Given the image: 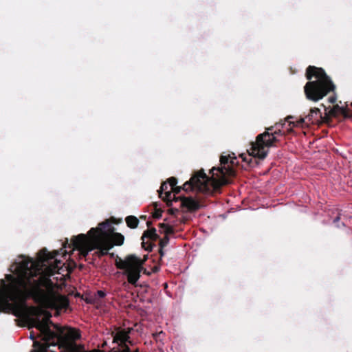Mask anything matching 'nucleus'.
I'll list each match as a JSON object with an SVG mask.
<instances>
[{"instance_id":"7ed1b4c3","label":"nucleus","mask_w":352,"mask_h":352,"mask_svg":"<svg viewBox=\"0 0 352 352\" xmlns=\"http://www.w3.org/2000/svg\"><path fill=\"white\" fill-rule=\"evenodd\" d=\"M306 78L309 81L305 84L304 90L310 100L317 102L335 89V85L322 68L309 66Z\"/></svg>"},{"instance_id":"a211bd4d","label":"nucleus","mask_w":352,"mask_h":352,"mask_svg":"<svg viewBox=\"0 0 352 352\" xmlns=\"http://www.w3.org/2000/svg\"><path fill=\"white\" fill-rule=\"evenodd\" d=\"M154 206H155V212L153 214V217L155 219H160L162 217L163 210L161 208H157V203L154 204Z\"/></svg>"},{"instance_id":"f257e3e1","label":"nucleus","mask_w":352,"mask_h":352,"mask_svg":"<svg viewBox=\"0 0 352 352\" xmlns=\"http://www.w3.org/2000/svg\"><path fill=\"white\" fill-rule=\"evenodd\" d=\"M58 254V250L49 252L43 248L38 252V262L28 258L16 263L14 270L16 277L6 274L8 283L4 279L0 280V312L19 316L27 308L26 301L30 298L57 311L66 310L69 305L66 296L49 294L42 288H52L54 283L50 277L60 274L59 271L65 265L56 258Z\"/></svg>"},{"instance_id":"5701e85b","label":"nucleus","mask_w":352,"mask_h":352,"mask_svg":"<svg viewBox=\"0 0 352 352\" xmlns=\"http://www.w3.org/2000/svg\"><path fill=\"white\" fill-rule=\"evenodd\" d=\"M97 296L100 298H103L106 296V293L102 290H98L97 291Z\"/></svg>"},{"instance_id":"6e6552de","label":"nucleus","mask_w":352,"mask_h":352,"mask_svg":"<svg viewBox=\"0 0 352 352\" xmlns=\"http://www.w3.org/2000/svg\"><path fill=\"white\" fill-rule=\"evenodd\" d=\"M81 338L78 329H71L63 338L62 347L64 352H103L100 349H93L86 351L84 344H78L76 341ZM120 352H139L138 349L131 351L129 347H126Z\"/></svg>"},{"instance_id":"cd10ccee","label":"nucleus","mask_w":352,"mask_h":352,"mask_svg":"<svg viewBox=\"0 0 352 352\" xmlns=\"http://www.w3.org/2000/svg\"><path fill=\"white\" fill-rule=\"evenodd\" d=\"M168 226V224H166V223H160V224H159V226H160L161 228H163L164 230V228H166V226Z\"/></svg>"},{"instance_id":"2f4dec72","label":"nucleus","mask_w":352,"mask_h":352,"mask_svg":"<svg viewBox=\"0 0 352 352\" xmlns=\"http://www.w3.org/2000/svg\"><path fill=\"white\" fill-rule=\"evenodd\" d=\"M109 254L110 255L111 257H113L114 256V253H109Z\"/></svg>"},{"instance_id":"423d86ee","label":"nucleus","mask_w":352,"mask_h":352,"mask_svg":"<svg viewBox=\"0 0 352 352\" xmlns=\"http://www.w3.org/2000/svg\"><path fill=\"white\" fill-rule=\"evenodd\" d=\"M144 261L135 255H129L122 260L118 256L116 260V266L118 269L124 270V274L127 276L128 282L133 285L140 277V272L143 270Z\"/></svg>"},{"instance_id":"bb28decb","label":"nucleus","mask_w":352,"mask_h":352,"mask_svg":"<svg viewBox=\"0 0 352 352\" xmlns=\"http://www.w3.org/2000/svg\"><path fill=\"white\" fill-rule=\"evenodd\" d=\"M329 102L333 104L336 102V98L334 96H331L329 98Z\"/></svg>"},{"instance_id":"9d476101","label":"nucleus","mask_w":352,"mask_h":352,"mask_svg":"<svg viewBox=\"0 0 352 352\" xmlns=\"http://www.w3.org/2000/svg\"><path fill=\"white\" fill-rule=\"evenodd\" d=\"M131 329H120L118 328L115 331L112 332L113 342L117 343L122 348V350L126 347H129L127 343L131 344L130 340L129 333Z\"/></svg>"},{"instance_id":"412c9836","label":"nucleus","mask_w":352,"mask_h":352,"mask_svg":"<svg viewBox=\"0 0 352 352\" xmlns=\"http://www.w3.org/2000/svg\"><path fill=\"white\" fill-rule=\"evenodd\" d=\"M164 232L165 233V236H168L169 234H173L175 233V230L172 226L168 225L164 228Z\"/></svg>"},{"instance_id":"f03ea898","label":"nucleus","mask_w":352,"mask_h":352,"mask_svg":"<svg viewBox=\"0 0 352 352\" xmlns=\"http://www.w3.org/2000/svg\"><path fill=\"white\" fill-rule=\"evenodd\" d=\"M238 164L236 157L221 155L220 157V166L213 167L210 170L212 174L209 177L203 169L196 172L190 179L186 182L183 186H175L171 189L172 192L178 194L181 190L188 192L196 190L206 195H212L220 190L223 186L230 183L229 177H233L236 175L234 166Z\"/></svg>"},{"instance_id":"ddd939ff","label":"nucleus","mask_w":352,"mask_h":352,"mask_svg":"<svg viewBox=\"0 0 352 352\" xmlns=\"http://www.w3.org/2000/svg\"><path fill=\"white\" fill-rule=\"evenodd\" d=\"M303 126L305 125L309 126V124H319L322 122V115L318 108L311 109L309 113L305 118Z\"/></svg>"},{"instance_id":"c85d7f7f","label":"nucleus","mask_w":352,"mask_h":352,"mask_svg":"<svg viewBox=\"0 0 352 352\" xmlns=\"http://www.w3.org/2000/svg\"><path fill=\"white\" fill-rule=\"evenodd\" d=\"M60 251L62 252L63 256H66L68 254L66 250H63V249H60Z\"/></svg>"},{"instance_id":"f8f14e48","label":"nucleus","mask_w":352,"mask_h":352,"mask_svg":"<svg viewBox=\"0 0 352 352\" xmlns=\"http://www.w3.org/2000/svg\"><path fill=\"white\" fill-rule=\"evenodd\" d=\"M351 107L346 109L340 107L338 104L333 106V108L330 109L328 111L325 109L326 114L330 117H337L340 115L343 116L345 118H352V102Z\"/></svg>"},{"instance_id":"393cba45","label":"nucleus","mask_w":352,"mask_h":352,"mask_svg":"<svg viewBox=\"0 0 352 352\" xmlns=\"http://www.w3.org/2000/svg\"><path fill=\"white\" fill-rule=\"evenodd\" d=\"M179 212V210L177 208H170L168 210V213L172 215H176Z\"/></svg>"},{"instance_id":"0eeeda50","label":"nucleus","mask_w":352,"mask_h":352,"mask_svg":"<svg viewBox=\"0 0 352 352\" xmlns=\"http://www.w3.org/2000/svg\"><path fill=\"white\" fill-rule=\"evenodd\" d=\"M251 146L246 153H241L239 157L249 167H255L258 162L264 159V133H260L255 142H251Z\"/></svg>"},{"instance_id":"a878e982","label":"nucleus","mask_w":352,"mask_h":352,"mask_svg":"<svg viewBox=\"0 0 352 352\" xmlns=\"http://www.w3.org/2000/svg\"><path fill=\"white\" fill-rule=\"evenodd\" d=\"M163 249L164 248H159V254L160 256V260H162V258L164 256V252Z\"/></svg>"},{"instance_id":"1a4fd4ad","label":"nucleus","mask_w":352,"mask_h":352,"mask_svg":"<svg viewBox=\"0 0 352 352\" xmlns=\"http://www.w3.org/2000/svg\"><path fill=\"white\" fill-rule=\"evenodd\" d=\"M115 230V228L112 226L109 220H106L100 223L97 228H92L87 233L89 237L92 236H98L102 237H108V236Z\"/></svg>"},{"instance_id":"20e7f679","label":"nucleus","mask_w":352,"mask_h":352,"mask_svg":"<svg viewBox=\"0 0 352 352\" xmlns=\"http://www.w3.org/2000/svg\"><path fill=\"white\" fill-rule=\"evenodd\" d=\"M72 248V251L78 250V254L80 257L85 258L89 252L97 249L96 252L99 257L103 256L109 254L108 251L113 248V245H108L105 241H103L98 236H92L89 237L87 234H80L74 236L70 243H68L67 239L64 244V248Z\"/></svg>"},{"instance_id":"2eb2a0df","label":"nucleus","mask_w":352,"mask_h":352,"mask_svg":"<svg viewBox=\"0 0 352 352\" xmlns=\"http://www.w3.org/2000/svg\"><path fill=\"white\" fill-rule=\"evenodd\" d=\"M181 206L182 208H186L188 210L192 212L199 210L201 206L199 201L195 200L194 198L191 197H185L182 199Z\"/></svg>"},{"instance_id":"c756f323","label":"nucleus","mask_w":352,"mask_h":352,"mask_svg":"<svg viewBox=\"0 0 352 352\" xmlns=\"http://www.w3.org/2000/svg\"><path fill=\"white\" fill-rule=\"evenodd\" d=\"M158 270H159V267H154V270H153L154 272H157Z\"/></svg>"},{"instance_id":"4be33fe9","label":"nucleus","mask_w":352,"mask_h":352,"mask_svg":"<svg viewBox=\"0 0 352 352\" xmlns=\"http://www.w3.org/2000/svg\"><path fill=\"white\" fill-rule=\"evenodd\" d=\"M76 267V264L74 261H72L71 264H69L67 267L68 273H71Z\"/></svg>"},{"instance_id":"4468645a","label":"nucleus","mask_w":352,"mask_h":352,"mask_svg":"<svg viewBox=\"0 0 352 352\" xmlns=\"http://www.w3.org/2000/svg\"><path fill=\"white\" fill-rule=\"evenodd\" d=\"M159 197L166 203L168 206H171L172 191L168 190V185L166 182H164L158 190Z\"/></svg>"},{"instance_id":"6ab92c4d","label":"nucleus","mask_w":352,"mask_h":352,"mask_svg":"<svg viewBox=\"0 0 352 352\" xmlns=\"http://www.w3.org/2000/svg\"><path fill=\"white\" fill-rule=\"evenodd\" d=\"M169 243V237L168 236H164L162 239L160 240L159 245L160 248H164L166 247Z\"/></svg>"},{"instance_id":"39448f33","label":"nucleus","mask_w":352,"mask_h":352,"mask_svg":"<svg viewBox=\"0 0 352 352\" xmlns=\"http://www.w3.org/2000/svg\"><path fill=\"white\" fill-rule=\"evenodd\" d=\"M292 116H287L283 123H278L274 127L265 129V146H276L279 138L289 133L294 127H303V118L294 120Z\"/></svg>"},{"instance_id":"aec40b11","label":"nucleus","mask_w":352,"mask_h":352,"mask_svg":"<svg viewBox=\"0 0 352 352\" xmlns=\"http://www.w3.org/2000/svg\"><path fill=\"white\" fill-rule=\"evenodd\" d=\"M166 182L168 183L169 186H170V189H173L175 186H176L177 179L174 177H171L168 179Z\"/></svg>"},{"instance_id":"b1692460","label":"nucleus","mask_w":352,"mask_h":352,"mask_svg":"<svg viewBox=\"0 0 352 352\" xmlns=\"http://www.w3.org/2000/svg\"><path fill=\"white\" fill-rule=\"evenodd\" d=\"M184 197H176L175 195H173V196L171 197V203L173 201H181Z\"/></svg>"},{"instance_id":"7c9ffc66","label":"nucleus","mask_w":352,"mask_h":352,"mask_svg":"<svg viewBox=\"0 0 352 352\" xmlns=\"http://www.w3.org/2000/svg\"><path fill=\"white\" fill-rule=\"evenodd\" d=\"M162 331H160V333L158 334V336H160V334H162ZM153 336H154V337H156V336H157V334H156V335H155V334H154V335H153Z\"/></svg>"},{"instance_id":"9b49d317","label":"nucleus","mask_w":352,"mask_h":352,"mask_svg":"<svg viewBox=\"0 0 352 352\" xmlns=\"http://www.w3.org/2000/svg\"><path fill=\"white\" fill-rule=\"evenodd\" d=\"M159 238L155 228L147 229L141 237L142 248L146 251H152L153 247L155 245L152 242L157 241Z\"/></svg>"},{"instance_id":"dca6fc26","label":"nucleus","mask_w":352,"mask_h":352,"mask_svg":"<svg viewBox=\"0 0 352 352\" xmlns=\"http://www.w3.org/2000/svg\"><path fill=\"white\" fill-rule=\"evenodd\" d=\"M107 239L108 240L105 242L108 245H113V247L114 245H122L124 241V236L121 233L115 232L114 231L108 236Z\"/></svg>"},{"instance_id":"f3484780","label":"nucleus","mask_w":352,"mask_h":352,"mask_svg":"<svg viewBox=\"0 0 352 352\" xmlns=\"http://www.w3.org/2000/svg\"><path fill=\"white\" fill-rule=\"evenodd\" d=\"M127 226L131 229L138 228L139 224V219L133 215L127 216L125 219Z\"/></svg>"}]
</instances>
